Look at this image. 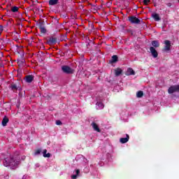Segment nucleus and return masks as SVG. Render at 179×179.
Segmentation results:
<instances>
[{
  "instance_id": "f257e3e1",
  "label": "nucleus",
  "mask_w": 179,
  "mask_h": 179,
  "mask_svg": "<svg viewBox=\"0 0 179 179\" xmlns=\"http://www.w3.org/2000/svg\"><path fill=\"white\" fill-rule=\"evenodd\" d=\"M19 164H20V156H19V154H15L14 156H10L3 160V165L6 167H10L13 170L17 169Z\"/></svg>"
},
{
  "instance_id": "f03ea898",
  "label": "nucleus",
  "mask_w": 179,
  "mask_h": 179,
  "mask_svg": "<svg viewBox=\"0 0 179 179\" xmlns=\"http://www.w3.org/2000/svg\"><path fill=\"white\" fill-rule=\"evenodd\" d=\"M62 71L64 73H67L68 75H71L73 73V72H75V70H73V69L69 67V66H63L62 67Z\"/></svg>"
},
{
  "instance_id": "7ed1b4c3",
  "label": "nucleus",
  "mask_w": 179,
  "mask_h": 179,
  "mask_svg": "<svg viewBox=\"0 0 179 179\" xmlns=\"http://www.w3.org/2000/svg\"><path fill=\"white\" fill-rule=\"evenodd\" d=\"M129 21L134 24H139L141 23V20L135 16L129 17Z\"/></svg>"
},
{
  "instance_id": "20e7f679",
  "label": "nucleus",
  "mask_w": 179,
  "mask_h": 179,
  "mask_svg": "<svg viewBox=\"0 0 179 179\" xmlns=\"http://www.w3.org/2000/svg\"><path fill=\"white\" fill-rule=\"evenodd\" d=\"M176 92H179V85L171 86L168 90V92L169 93V94L176 93Z\"/></svg>"
},
{
  "instance_id": "39448f33",
  "label": "nucleus",
  "mask_w": 179,
  "mask_h": 179,
  "mask_svg": "<svg viewBox=\"0 0 179 179\" xmlns=\"http://www.w3.org/2000/svg\"><path fill=\"white\" fill-rule=\"evenodd\" d=\"M164 48L163 50V51H166V52L170 51L171 50V42H170V41L169 40H166L164 41Z\"/></svg>"
},
{
  "instance_id": "423d86ee",
  "label": "nucleus",
  "mask_w": 179,
  "mask_h": 179,
  "mask_svg": "<svg viewBox=\"0 0 179 179\" xmlns=\"http://www.w3.org/2000/svg\"><path fill=\"white\" fill-rule=\"evenodd\" d=\"M150 51L153 58H157V57H159V53L157 52V50H156V49L154 47H150Z\"/></svg>"
},
{
  "instance_id": "0eeeda50",
  "label": "nucleus",
  "mask_w": 179,
  "mask_h": 179,
  "mask_svg": "<svg viewBox=\"0 0 179 179\" xmlns=\"http://www.w3.org/2000/svg\"><path fill=\"white\" fill-rule=\"evenodd\" d=\"M34 79V77L32 75H28L25 76V81L27 83H31Z\"/></svg>"
},
{
  "instance_id": "6e6552de",
  "label": "nucleus",
  "mask_w": 179,
  "mask_h": 179,
  "mask_svg": "<svg viewBox=\"0 0 179 179\" xmlns=\"http://www.w3.org/2000/svg\"><path fill=\"white\" fill-rule=\"evenodd\" d=\"M96 110H103L104 108V104L100 101H97L96 103Z\"/></svg>"
},
{
  "instance_id": "1a4fd4ad",
  "label": "nucleus",
  "mask_w": 179,
  "mask_h": 179,
  "mask_svg": "<svg viewBox=\"0 0 179 179\" xmlns=\"http://www.w3.org/2000/svg\"><path fill=\"white\" fill-rule=\"evenodd\" d=\"M94 131H96V132H101L100 128H99V125L96 124L95 122H92L91 124Z\"/></svg>"
},
{
  "instance_id": "9d476101",
  "label": "nucleus",
  "mask_w": 179,
  "mask_h": 179,
  "mask_svg": "<svg viewBox=\"0 0 179 179\" xmlns=\"http://www.w3.org/2000/svg\"><path fill=\"white\" fill-rule=\"evenodd\" d=\"M126 138H121L120 139V142L121 143H127L129 141V136L128 134L126 135Z\"/></svg>"
},
{
  "instance_id": "9b49d317",
  "label": "nucleus",
  "mask_w": 179,
  "mask_h": 179,
  "mask_svg": "<svg viewBox=\"0 0 179 179\" xmlns=\"http://www.w3.org/2000/svg\"><path fill=\"white\" fill-rule=\"evenodd\" d=\"M118 61V57L117 55H113L112 59L110 60V64H115Z\"/></svg>"
},
{
  "instance_id": "f8f14e48",
  "label": "nucleus",
  "mask_w": 179,
  "mask_h": 179,
  "mask_svg": "<svg viewBox=\"0 0 179 179\" xmlns=\"http://www.w3.org/2000/svg\"><path fill=\"white\" fill-rule=\"evenodd\" d=\"M126 75H127V76H129V75H135V71L134 69L129 68L126 72Z\"/></svg>"
},
{
  "instance_id": "ddd939ff",
  "label": "nucleus",
  "mask_w": 179,
  "mask_h": 179,
  "mask_svg": "<svg viewBox=\"0 0 179 179\" xmlns=\"http://www.w3.org/2000/svg\"><path fill=\"white\" fill-rule=\"evenodd\" d=\"M151 44L155 48L160 47V43L157 41H152Z\"/></svg>"
},
{
  "instance_id": "4468645a",
  "label": "nucleus",
  "mask_w": 179,
  "mask_h": 179,
  "mask_svg": "<svg viewBox=\"0 0 179 179\" xmlns=\"http://www.w3.org/2000/svg\"><path fill=\"white\" fill-rule=\"evenodd\" d=\"M55 43H57V39L55 38H50L48 41V43L50 44V45H51V44H55Z\"/></svg>"
},
{
  "instance_id": "2eb2a0df",
  "label": "nucleus",
  "mask_w": 179,
  "mask_h": 179,
  "mask_svg": "<svg viewBox=\"0 0 179 179\" xmlns=\"http://www.w3.org/2000/svg\"><path fill=\"white\" fill-rule=\"evenodd\" d=\"M152 17H153L155 22H159V20H160V17L159 16V14L154 13L152 15Z\"/></svg>"
},
{
  "instance_id": "dca6fc26",
  "label": "nucleus",
  "mask_w": 179,
  "mask_h": 179,
  "mask_svg": "<svg viewBox=\"0 0 179 179\" xmlns=\"http://www.w3.org/2000/svg\"><path fill=\"white\" fill-rule=\"evenodd\" d=\"M9 122V119L6 117H4V118L2 120V125L3 127H6V124Z\"/></svg>"
},
{
  "instance_id": "f3484780",
  "label": "nucleus",
  "mask_w": 179,
  "mask_h": 179,
  "mask_svg": "<svg viewBox=\"0 0 179 179\" xmlns=\"http://www.w3.org/2000/svg\"><path fill=\"white\" fill-rule=\"evenodd\" d=\"M80 173V171L79 169L76 170V174L71 176V178L76 179L79 176V173Z\"/></svg>"
},
{
  "instance_id": "a211bd4d",
  "label": "nucleus",
  "mask_w": 179,
  "mask_h": 179,
  "mask_svg": "<svg viewBox=\"0 0 179 179\" xmlns=\"http://www.w3.org/2000/svg\"><path fill=\"white\" fill-rule=\"evenodd\" d=\"M122 73V70L121 69H117L115 70V76H120Z\"/></svg>"
},
{
  "instance_id": "6ab92c4d",
  "label": "nucleus",
  "mask_w": 179,
  "mask_h": 179,
  "mask_svg": "<svg viewBox=\"0 0 179 179\" xmlns=\"http://www.w3.org/2000/svg\"><path fill=\"white\" fill-rule=\"evenodd\" d=\"M59 2V0H50L49 5L54 6V5H57Z\"/></svg>"
},
{
  "instance_id": "aec40b11",
  "label": "nucleus",
  "mask_w": 179,
  "mask_h": 179,
  "mask_svg": "<svg viewBox=\"0 0 179 179\" xmlns=\"http://www.w3.org/2000/svg\"><path fill=\"white\" fill-rule=\"evenodd\" d=\"M43 157H51V154H47V150H44L43 152Z\"/></svg>"
},
{
  "instance_id": "412c9836",
  "label": "nucleus",
  "mask_w": 179,
  "mask_h": 179,
  "mask_svg": "<svg viewBox=\"0 0 179 179\" xmlns=\"http://www.w3.org/2000/svg\"><path fill=\"white\" fill-rule=\"evenodd\" d=\"M10 87H11V90H13L14 92H16L18 89V87L16 84H12Z\"/></svg>"
},
{
  "instance_id": "4be33fe9",
  "label": "nucleus",
  "mask_w": 179,
  "mask_h": 179,
  "mask_svg": "<svg viewBox=\"0 0 179 179\" xmlns=\"http://www.w3.org/2000/svg\"><path fill=\"white\" fill-rule=\"evenodd\" d=\"M136 96L137 97H138L139 99L141 97H142L143 96V92L142 91H138L137 93H136Z\"/></svg>"
},
{
  "instance_id": "5701e85b",
  "label": "nucleus",
  "mask_w": 179,
  "mask_h": 179,
  "mask_svg": "<svg viewBox=\"0 0 179 179\" xmlns=\"http://www.w3.org/2000/svg\"><path fill=\"white\" fill-rule=\"evenodd\" d=\"M11 10H12V12H13L15 13L19 11V8L17 6H14L12 8Z\"/></svg>"
},
{
  "instance_id": "b1692460",
  "label": "nucleus",
  "mask_w": 179,
  "mask_h": 179,
  "mask_svg": "<svg viewBox=\"0 0 179 179\" xmlns=\"http://www.w3.org/2000/svg\"><path fill=\"white\" fill-rule=\"evenodd\" d=\"M40 30H41V32L43 34L47 33V29H45V27H41Z\"/></svg>"
},
{
  "instance_id": "393cba45",
  "label": "nucleus",
  "mask_w": 179,
  "mask_h": 179,
  "mask_svg": "<svg viewBox=\"0 0 179 179\" xmlns=\"http://www.w3.org/2000/svg\"><path fill=\"white\" fill-rule=\"evenodd\" d=\"M149 2H150V0H143L144 5H148Z\"/></svg>"
},
{
  "instance_id": "a878e982",
  "label": "nucleus",
  "mask_w": 179,
  "mask_h": 179,
  "mask_svg": "<svg viewBox=\"0 0 179 179\" xmlns=\"http://www.w3.org/2000/svg\"><path fill=\"white\" fill-rule=\"evenodd\" d=\"M40 153H41V150H37L36 152H35V155H40Z\"/></svg>"
},
{
  "instance_id": "bb28decb",
  "label": "nucleus",
  "mask_w": 179,
  "mask_h": 179,
  "mask_svg": "<svg viewBox=\"0 0 179 179\" xmlns=\"http://www.w3.org/2000/svg\"><path fill=\"white\" fill-rule=\"evenodd\" d=\"M56 125H62V122H61L60 120H57Z\"/></svg>"
},
{
  "instance_id": "cd10ccee",
  "label": "nucleus",
  "mask_w": 179,
  "mask_h": 179,
  "mask_svg": "<svg viewBox=\"0 0 179 179\" xmlns=\"http://www.w3.org/2000/svg\"><path fill=\"white\" fill-rule=\"evenodd\" d=\"M0 31H3V27L0 25Z\"/></svg>"
},
{
  "instance_id": "c85d7f7f",
  "label": "nucleus",
  "mask_w": 179,
  "mask_h": 179,
  "mask_svg": "<svg viewBox=\"0 0 179 179\" xmlns=\"http://www.w3.org/2000/svg\"><path fill=\"white\" fill-rule=\"evenodd\" d=\"M21 159L22 160H24L26 159V156H22Z\"/></svg>"
},
{
  "instance_id": "c756f323",
  "label": "nucleus",
  "mask_w": 179,
  "mask_h": 179,
  "mask_svg": "<svg viewBox=\"0 0 179 179\" xmlns=\"http://www.w3.org/2000/svg\"><path fill=\"white\" fill-rule=\"evenodd\" d=\"M168 6H171V4H170V3H168Z\"/></svg>"
},
{
  "instance_id": "7c9ffc66",
  "label": "nucleus",
  "mask_w": 179,
  "mask_h": 179,
  "mask_svg": "<svg viewBox=\"0 0 179 179\" xmlns=\"http://www.w3.org/2000/svg\"><path fill=\"white\" fill-rule=\"evenodd\" d=\"M20 62H22V63H23V62H18V64H20Z\"/></svg>"
},
{
  "instance_id": "2f4dec72",
  "label": "nucleus",
  "mask_w": 179,
  "mask_h": 179,
  "mask_svg": "<svg viewBox=\"0 0 179 179\" xmlns=\"http://www.w3.org/2000/svg\"><path fill=\"white\" fill-rule=\"evenodd\" d=\"M0 34H1V32H0Z\"/></svg>"
}]
</instances>
